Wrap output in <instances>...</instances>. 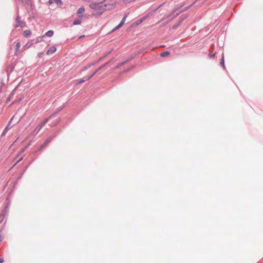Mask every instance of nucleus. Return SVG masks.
Listing matches in <instances>:
<instances>
[{
    "mask_svg": "<svg viewBox=\"0 0 263 263\" xmlns=\"http://www.w3.org/2000/svg\"><path fill=\"white\" fill-rule=\"evenodd\" d=\"M107 4H105L104 2H92L89 5V7L93 10L92 14L93 16L98 17L101 16L103 12L106 10Z\"/></svg>",
    "mask_w": 263,
    "mask_h": 263,
    "instance_id": "1",
    "label": "nucleus"
},
{
    "mask_svg": "<svg viewBox=\"0 0 263 263\" xmlns=\"http://www.w3.org/2000/svg\"><path fill=\"white\" fill-rule=\"evenodd\" d=\"M52 115L48 117V118H46L41 124H40L35 130H37L36 133H37L41 128L44 126V125L48 122V121L49 120V119L51 118V116Z\"/></svg>",
    "mask_w": 263,
    "mask_h": 263,
    "instance_id": "2",
    "label": "nucleus"
},
{
    "mask_svg": "<svg viewBox=\"0 0 263 263\" xmlns=\"http://www.w3.org/2000/svg\"><path fill=\"white\" fill-rule=\"evenodd\" d=\"M9 205H10V203H9V202H8L6 204L5 207L2 211V212H1V213L0 214H2L3 216L6 217L8 215V213H9L8 208H9Z\"/></svg>",
    "mask_w": 263,
    "mask_h": 263,
    "instance_id": "3",
    "label": "nucleus"
},
{
    "mask_svg": "<svg viewBox=\"0 0 263 263\" xmlns=\"http://www.w3.org/2000/svg\"><path fill=\"white\" fill-rule=\"evenodd\" d=\"M184 11V10H181L180 11L177 13L174 16H172V14H170L166 16V18H168L169 21H172L173 18L176 17L177 16H178L180 14H181L182 12Z\"/></svg>",
    "mask_w": 263,
    "mask_h": 263,
    "instance_id": "4",
    "label": "nucleus"
},
{
    "mask_svg": "<svg viewBox=\"0 0 263 263\" xmlns=\"http://www.w3.org/2000/svg\"><path fill=\"white\" fill-rule=\"evenodd\" d=\"M57 50V48L55 46H52L50 47L47 51V54L50 55L54 53Z\"/></svg>",
    "mask_w": 263,
    "mask_h": 263,
    "instance_id": "5",
    "label": "nucleus"
},
{
    "mask_svg": "<svg viewBox=\"0 0 263 263\" xmlns=\"http://www.w3.org/2000/svg\"><path fill=\"white\" fill-rule=\"evenodd\" d=\"M109 63V62H107L106 63H105L103 65H102L101 66H100L98 68H97L91 74V76H92V77L93 76H94L100 70L102 69L104 67H105L106 65H107Z\"/></svg>",
    "mask_w": 263,
    "mask_h": 263,
    "instance_id": "6",
    "label": "nucleus"
},
{
    "mask_svg": "<svg viewBox=\"0 0 263 263\" xmlns=\"http://www.w3.org/2000/svg\"><path fill=\"white\" fill-rule=\"evenodd\" d=\"M20 19L21 17L18 15L16 19L15 28L18 27L20 26L23 27Z\"/></svg>",
    "mask_w": 263,
    "mask_h": 263,
    "instance_id": "7",
    "label": "nucleus"
},
{
    "mask_svg": "<svg viewBox=\"0 0 263 263\" xmlns=\"http://www.w3.org/2000/svg\"><path fill=\"white\" fill-rule=\"evenodd\" d=\"M59 132H56L54 133V135L53 136L51 137V136H50L45 141H46V143H49L53 139L54 137H55L58 134Z\"/></svg>",
    "mask_w": 263,
    "mask_h": 263,
    "instance_id": "8",
    "label": "nucleus"
},
{
    "mask_svg": "<svg viewBox=\"0 0 263 263\" xmlns=\"http://www.w3.org/2000/svg\"><path fill=\"white\" fill-rule=\"evenodd\" d=\"M53 31L49 30L42 36V37H44L45 36L51 37L53 36Z\"/></svg>",
    "mask_w": 263,
    "mask_h": 263,
    "instance_id": "9",
    "label": "nucleus"
},
{
    "mask_svg": "<svg viewBox=\"0 0 263 263\" xmlns=\"http://www.w3.org/2000/svg\"><path fill=\"white\" fill-rule=\"evenodd\" d=\"M148 15L144 16L142 18H141L140 19H139L136 21V23L137 25H139L141 24L142 22H143L146 18H147Z\"/></svg>",
    "mask_w": 263,
    "mask_h": 263,
    "instance_id": "10",
    "label": "nucleus"
},
{
    "mask_svg": "<svg viewBox=\"0 0 263 263\" xmlns=\"http://www.w3.org/2000/svg\"><path fill=\"white\" fill-rule=\"evenodd\" d=\"M129 61V60H126V61H125L124 62H121L118 64H117L116 67L114 68V69H118V68H119L121 66H123L124 64H125V63H126L127 62H128Z\"/></svg>",
    "mask_w": 263,
    "mask_h": 263,
    "instance_id": "11",
    "label": "nucleus"
},
{
    "mask_svg": "<svg viewBox=\"0 0 263 263\" xmlns=\"http://www.w3.org/2000/svg\"><path fill=\"white\" fill-rule=\"evenodd\" d=\"M84 12H85V8L84 7V6H81V7H80L78 9V11H77V13L78 14H82V13H83Z\"/></svg>",
    "mask_w": 263,
    "mask_h": 263,
    "instance_id": "12",
    "label": "nucleus"
},
{
    "mask_svg": "<svg viewBox=\"0 0 263 263\" xmlns=\"http://www.w3.org/2000/svg\"><path fill=\"white\" fill-rule=\"evenodd\" d=\"M170 54V52L168 51H163L162 52H161L160 53V55L161 57H163V58H165V57H167V56H168Z\"/></svg>",
    "mask_w": 263,
    "mask_h": 263,
    "instance_id": "13",
    "label": "nucleus"
},
{
    "mask_svg": "<svg viewBox=\"0 0 263 263\" xmlns=\"http://www.w3.org/2000/svg\"><path fill=\"white\" fill-rule=\"evenodd\" d=\"M127 17V14L125 15L123 17L122 20H121V22L120 23L119 25L121 27L124 25Z\"/></svg>",
    "mask_w": 263,
    "mask_h": 263,
    "instance_id": "14",
    "label": "nucleus"
},
{
    "mask_svg": "<svg viewBox=\"0 0 263 263\" xmlns=\"http://www.w3.org/2000/svg\"><path fill=\"white\" fill-rule=\"evenodd\" d=\"M127 17V14L125 15L123 17L122 20H121V22L120 23L119 25L121 27L124 25Z\"/></svg>",
    "mask_w": 263,
    "mask_h": 263,
    "instance_id": "15",
    "label": "nucleus"
},
{
    "mask_svg": "<svg viewBox=\"0 0 263 263\" xmlns=\"http://www.w3.org/2000/svg\"><path fill=\"white\" fill-rule=\"evenodd\" d=\"M31 34V31L29 30H26L24 31V35L26 37H29Z\"/></svg>",
    "mask_w": 263,
    "mask_h": 263,
    "instance_id": "16",
    "label": "nucleus"
},
{
    "mask_svg": "<svg viewBox=\"0 0 263 263\" xmlns=\"http://www.w3.org/2000/svg\"><path fill=\"white\" fill-rule=\"evenodd\" d=\"M220 64L222 66L223 69L226 68L225 65H224V60L223 54H222V56L221 61L220 62Z\"/></svg>",
    "mask_w": 263,
    "mask_h": 263,
    "instance_id": "17",
    "label": "nucleus"
},
{
    "mask_svg": "<svg viewBox=\"0 0 263 263\" xmlns=\"http://www.w3.org/2000/svg\"><path fill=\"white\" fill-rule=\"evenodd\" d=\"M82 21L79 19H76L73 22V25H80L81 24Z\"/></svg>",
    "mask_w": 263,
    "mask_h": 263,
    "instance_id": "18",
    "label": "nucleus"
},
{
    "mask_svg": "<svg viewBox=\"0 0 263 263\" xmlns=\"http://www.w3.org/2000/svg\"><path fill=\"white\" fill-rule=\"evenodd\" d=\"M11 123V120L9 122V123H8V125L7 126V127L4 130V131L3 132V134H2L3 135H4L7 132V130H8V126L10 125Z\"/></svg>",
    "mask_w": 263,
    "mask_h": 263,
    "instance_id": "19",
    "label": "nucleus"
},
{
    "mask_svg": "<svg viewBox=\"0 0 263 263\" xmlns=\"http://www.w3.org/2000/svg\"><path fill=\"white\" fill-rule=\"evenodd\" d=\"M54 3L58 5L61 6L63 5V2L61 0H53Z\"/></svg>",
    "mask_w": 263,
    "mask_h": 263,
    "instance_id": "20",
    "label": "nucleus"
},
{
    "mask_svg": "<svg viewBox=\"0 0 263 263\" xmlns=\"http://www.w3.org/2000/svg\"><path fill=\"white\" fill-rule=\"evenodd\" d=\"M2 230H3V228L0 230V242L3 240L4 239V236L2 235Z\"/></svg>",
    "mask_w": 263,
    "mask_h": 263,
    "instance_id": "21",
    "label": "nucleus"
},
{
    "mask_svg": "<svg viewBox=\"0 0 263 263\" xmlns=\"http://www.w3.org/2000/svg\"><path fill=\"white\" fill-rule=\"evenodd\" d=\"M186 17L184 16V17H182L181 16V20H180L179 22V24L180 25L185 19H186Z\"/></svg>",
    "mask_w": 263,
    "mask_h": 263,
    "instance_id": "22",
    "label": "nucleus"
},
{
    "mask_svg": "<svg viewBox=\"0 0 263 263\" xmlns=\"http://www.w3.org/2000/svg\"><path fill=\"white\" fill-rule=\"evenodd\" d=\"M91 78H92V76L90 75L89 76H88V77H84L83 78L84 79L85 81H86L90 80Z\"/></svg>",
    "mask_w": 263,
    "mask_h": 263,
    "instance_id": "23",
    "label": "nucleus"
},
{
    "mask_svg": "<svg viewBox=\"0 0 263 263\" xmlns=\"http://www.w3.org/2000/svg\"><path fill=\"white\" fill-rule=\"evenodd\" d=\"M21 47V43L20 42H17L16 44V49L18 50Z\"/></svg>",
    "mask_w": 263,
    "mask_h": 263,
    "instance_id": "24",
    "label": "nucleus"
},
{
    "mask_svg": "<svg viewBox=\"0 0 263 263\" xmlns=\"http://www.w3.org/2000/svg\"><path fill=\"white\" fill-rule=\"evenodd\" d=\"M91 67V65H87V66L84 67L82 69V71H85L87 70L88 68H89Z\"/></svg>",
    "mask_w": 263,
    "mask_h": 263,
    "instance_id": "25",
    "label": "nucleus"
},
{
    "mask_svg": "<svg viewBox=\"0 0 263 263\" xmlns=\"http://www.w3.org/2000/svg\"><path fill=\"white\" fill-rule=\"evenodd\" d=\"M5 217H6V216H4L0 214V223L2 222L4 220V219H5Z\"/></svg>",
    "mask_w": 263,
    "mask_h": 263,
    "instance_id": "26",
    "label": "nucleus"
},
{
    "mask_svg": "<svg viewBox=\"0 0 263 263\" xmlns=\"http://www.w3.org/2000/svg\"><path fill=\"white\" fill-rule=\"evenodd\" d=\"M121 26L119 24L118 25H117L114 29H113V30H112L111 32H114L115 31V30L119 29L120 28H121Z\"/></svg>",
    "mask_w": 263,
    "mask_h": 263,
    "instance_id": "27",
    "label": "nucleus"
},
{
    "mask_svg": "<svg viewBox=\"0 0 263 263\" xmlns=\"http://www.w3.org/2000/svg\"><path fill=\"white\" fill-rule=\"evenodd\" d=\"M84 82H85L84 79L83 78H82V79H80V80H79V81L77 83V84H81Z\"/></svg>",
    "mask_w": 263,
    "mask_h": 263,
    "instance_id": "28",
    "label": "nucleus"
},
{
    "mask_svg": "<svg viewBox=\"0 0 263 263\" xmlns=\"http://www.w3.org/2000/svg\"><path fill=\"white\" fill-rule=\"evenodd\" d=\"M215 55H216V53H214V54H209V57L210 58H214L215 57Z\"/></svg>",
    "mask_w": 263,
    "mask_h": 263,
    "instance_id": "29",
    "label": "nucleus"
},
{
    "mask_svg": "<svg viewBox=\"0 0 263 263\" xmlns=\"http://www.w3.org/2000/svg\"><path fill=\"white\" fill-rule=\"evenodd\" d=\"M49 143H46V141H45L43 144L42 145L44 146V147H45Z\"/></svg>",
    "mask_w": 263,
    "mask_h": 263,
    "instance_id": "30",
    "label": "nucleus"
},
{
    "mask_svg": "<svg viewBox=\"0 0 263 263\" xmlns=\"http://www.w3.org/2000/svg\"><path fill=\"white\" fill-rule=\"evenodd\" d=\"M49 143H46V141H45L43 144L42 145L44 146V147H45Z\"/></svg>",
    "mask_w": 263,
    "mask_h": 263,
    "instance_id": "31",
    "label": "nucleus"
},
{
    "mask_svg": "<svg viewBox=\"0 0 263 263\" xmlns=\"http://www.w3.org/2000/svg\"><path fill=\"white\" fill-rule=\"evenodd\" d=\"M49 143H46V141H45L43 144L42 145L44 146V147H45Z\"/></svg>",
    "mask_w": 263,
    "mask_h": 263,
    "instance_id": "32",
    "label": "nucleus"
},
{
    "mask_svg": "<svg viewBox=\"0 0 263 263\" xmlns=\"http://www.w3.org/2000/svg\"><path fill=\"white\" fill-rule=\"evenodd\" d=\"M45 147H44V146L41 144L40 148H39V151H42L43 148H44Z\"/></svg>",
    "mask_w": 263,
    "mask_h": 263,
    "instance_id": "33",
    "label": "nucleus"
},
{
    "mask_svg": "<svg viewBox=\"0 0 263 263\" xmlns=\"http://www.w3.org/2000/svg\"><path fill=\"white\" fill-rule=\"evenodd\" d=\"M43 54V52H39V53H38V55L39 57H42Z\"/></svg>",
    "mask_w": 263,
    "mask_h": 263,
    "instance_id": "34",
    "label": "nucleus"
},
{
    "mask_svg": "<svg viewBox=\"0 0 263 263\" xmlns=\"http://www.w3.org/2000/svg\"><path fill=\"white\" fill-rule=\"evenodd\" d=\"M36 40H37V42H39L41 41V37H38L36 39Z\"/></svg>",
    "mask_w": 263,
    "mask_h": 263,
    "instance_id": "35",
    "label": "nucleus"
},
{
    "mask_svg": "<svg viewBox=\"0 0 263 263\" xmlns=\"http://www.w3.org/2000/svg\"><path fill=\"white\" fill-rule=\"evenodd\" d=\"M179 25V24H177V25H174V26H173V28H174V29L176 28H177Z\"/></svg>",
    "mask_w": 263,
    "mask_h": 263,
    "instance_id": "36",
    "label": "nucleus"
},
{
    "mask_svg": "<svg viewBox=\"0 0 263 263\" xmlns=\"http://www.w3.org/2000/svg\"><path fill=\"white\" fill-rule=\"evenodd\" d=\"M4 261V260L3 258H0V263H3Z\"/></svg>",
    "mask_w": 263,
    "mask_h": 263,
    "instance_id": "37",
    "label": "nucleus"
},
{
    "mask_svg": "<svg viewBox=\"0 0 263 263\" xmlns=\"http://www.w3.org/2000/svg\"><path fill=\"white\" fill-rule=\"evenodd\" d=\"M53 2H54L53 0H49L48 3L49 4H51L53 3Z\"/></svg>",
    "mask_w": 263,
    "mask_h": 263,
    "instance_id": "38",
    "label": "nucleus"
},
{
    "mask_svg": "<svg viewBox=\"0 0 263 263\" xmlns=\"http://www.w3.org/2000/svg\"><path fill=\"white\" fill-rule=\"evenodd\" d=\"M22 159H23V158H22H22H21L20 159V160H18L16 163H18L19 161H20L21 160H22Z\"/></svg>",
    "mask_w": 263,
    "mask_h": 263,
    "instance_id": "39",
    "label": "nucleus"
},
{
    "mask_svg": "<svg viewBox=\"0 0 263 263\" xmlns=\"http://www.w3.org/2000/svg\"><path fill=\"white\" fill-rule=\"evenodd\" d=\"M13 118H14V117H12V118L11 119V120L10 121H12L13 120Z\"/></svg>",
    "mask_w": 263,
    "mask_h": 263,
    "instance_id": "40",
    "label": "nucleus"
},
{
    "mask_svg": "<svg viewBox=\"0 0 263 263\" xmlns=\"http://www.w3.org/2000/svg\"><path fill=\"white\" fill-rule=\"evenodd\" d=\"M10 100V98H8L7 99V101H9Z\"/></svg>",
    "mask_w": 263,
    "mask_h": 263,
    "instance_id": "41",
    "label": "nucleus"
}]
</instances>
